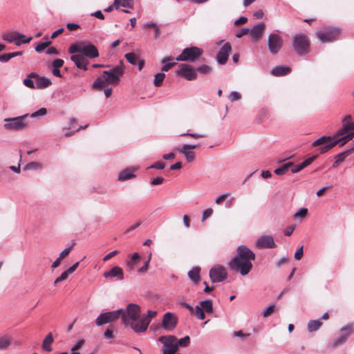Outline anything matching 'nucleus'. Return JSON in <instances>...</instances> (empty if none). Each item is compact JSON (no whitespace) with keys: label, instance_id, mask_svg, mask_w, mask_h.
Masks as SVG:
<instances>
[{"label":"nucleus","instance_id":"ddd939ff","mask_svg":"<svg viewBox=\"0 0 354 354\" xmlns=\"http://www.w3.org/2000/svg\"><path fill=\"white\" fill-rule=\"evenodd\" d=\"M176 73L177 75L181 76L189 81L194 80L197 77L196 71L194 67L186 64H180Z\"/></svg>","mask_w":354,"mask_h":354},{"label":"nucleus","instance_id":"cd10ccee","mask_svg":"<svg viewBox=\"0 0 354 354\" xmlns=\"http://www.w3.org/2000/svg\"><path fill=\"white\" fill-rule=\"evenodd\" d=\"M200 271L199 267H194L188 272L189 278L194 283H197L200 281Z\"/></svg>","mask_w":354,"mask_h":354},{"label":"nucleus","instance_id":"680f3d73","mask_svg":"<svg viewBox=\"0 0 354 354\" xmlns=\"http://www.w3.org/2000/svg\"><path fill=\"white\" fill-rule=\"evenodd\" d=\"M24 85L26 86H27V87H28L30 88H35L33 81L31 79L28 78V77H27L26 79H25L24 80Z\"/></svg>","mask_w":354,"mask_h":354},{"label":"nucleus","instance_id":"8fccbe9b","mask_svg":"<svg viewBox=\"0 0 354 354\" xmlns=\"http://www.w3.org/2000/svg\"><path fill=\"white\" fill-rule=\"evenodd\" d=\"M241 98V95L237 91H232L229 95V100L232 102L239 100Z\"/></svg>","mask_w":354,"mask_h":354},{"label":"nucleus","instance_id":"f3484780","mask_svg":"<svg viewBox=\"0 0 354 354\" xmlns=\"http://www.w3.org/2000/svg\"><path fill=\"white\" fill-rule=\"evenodd\" d=\"M353 332V324H348L343 326L341 328L339 336L334 340L333 345L337 346L344 342Z\"/></svg>","mask_w":354,"mask_h":354},{"label":"nucleus","instance_id":"4c0bfd02","mask_svg":"<svg viewBox=\"0 0 354 354\" xmlns=\"http://www.w3.org/2000/svg\"><path fill=\"white\" fill-rule=\"evenodd\" d=\"M107 84L106 83L104 79L103 78L101 79V78H97L93 83V87L94 88H97V89H102L103 88H104L106 86Z\"/></svg>","mask_w":354,"mask_h":354},{"label":"nucleus","instance_id":"39448f33","mask_svg":"<svg viewBox=\"0 0 354 354\" xmlns=\"http://www.w3.org/2000/svg\"><path fill=\"white\" fill-rule=\"evenodd\" d=\"M340 30L336 27H325L316 32L318 39L322 43H329L338 39Z\"/></svg>","mask_w":354,"mask_h":354},{"label":"nucleus","instance_id":"e2e57ef3","mask_svg":"<svg viewBox=\"0 0 354 354\" xmlns=\"http://www.w3.org/2000/svg\"><path fill=\"white\" fill-rule=\"evenodd\" d=\"M133 5V0H122L121 3V6L124 8H131Z\"/></svg>","mask_w":354,"mask_h":354},{"label":"nucleus","instance_id":"5701e85b","mask_svg":"<svg viewBox=\"0 0 354 354\" xmlns=\"http://www.w3.org/2000/svg\"><path fill=\"white\" fill-rule=\"evenodd\" d=\"M138 170L136 167H127L119 173L118 180L125 181L136 177L134 173Z\"/></svg>","mask_w":354,"mask_h":354},{"label":"nucleus","instance_id":"79ce46f5","mask_svg":"<svg viewBox=\"0 0 354 354\" xmlns=\"http://www.w3.org/2000/svg\"><path fill=\"white\" fill-rule=\"evenodd\" d=\"M69 274H70L68 272V271H67V270H66V271L63 272L61 274V275H60L59 277H58L55 280V281H54V284H55V285H56V284H57L58 283H60V282H62V281H63L66 280V279L68 278V275H69Z\"/></svg>","mask_w":354,"mask_h":354},{"label":"nucleus","instance_id":"393cba45","mask_svg":"<svg viewBox=\"0 0 354 354\" xmlns=\"http://www.w3.org/2000/svg\"><path fill=\"white\" fill-rule=\"evenodd\" d=\"M291 68L286 66H279L273 68L270 73L274 76H283L290 73Z\"/></svg>","mask_w":354,"mask_h":354},{"label":"nucleus","instance_id":"c03bdc74","mask_svg":"<svg viewBox=\"0 0 354 354\" xmlns=\"http://www.w3.org/2000/svg\"><path fill=\"white\" fill-rule=\"evenodd\" d=\"M197 71L202 74H208L212 71V68L210 66L204 64L199 66Z\"/></svg>","mask_w":354,"mask_h":354},{"label":"nucleus","instance_id":"09e8293b","mask_svg":"<svg viewBox=\"0 0 354 354\" xmlns=\"http://www.w3.org/2000/svg\"><path fill=\"white\" fill-rule=\"evenodd\" d=\"M181 136H189L194 139H198V138H204L205 137V135L203 134V133H182L180 134Z\"/></svg>","mask_w":354,"mask_h":354},{"label":"nucleus","instance_id":"4468645a","mask_svg":"<svg viewBox=\"0 0 354 354\" xmlns=\"http://www.w3.org/2000/svg\"><path fill=\"white\" fill-rule=\"evenodd\" d=\"M120 313H121V310H118L100 315L96 319V325L102 326L118 319L120 317Z\"/></svg>","mask_w":354,"mask_h":354},{"label":"nucleus","instance_id":"2f4dec72","mask_svg":"<svg viewBox=\"0 0 354 354\" xmlns=\"http://www.w3.org/2000/svg\"><path fill=\"white\" fill-rule=\"evenodd\" d=\"M322 323L320 320H311L308 324V329L309 332H313L318 330Z\"/></svg>","mask_w":354,"mask_h":354},{"label":"nucleus","instance_id":"0e129e2a","mask_svg":"<svg viewBox=\"0 0 354 354\" xmlns=\"http://www.w3.org/2000/svg\"><path fill=\"white\" fill-rule=\"evenodd\" d=\"M304 252H303V246H301L300 248H299L296 252L295 253V258L297 260H300L301 257H303Z\"/></svg>","mask_w":354,"mask_h":354},{"label":"nucleus","instance_id":"603ef678","mask_svg":"<svg viewBox=\"0 0 354 354\" xmlns=\"http://www.w3.org/2000/svg\"><path fill=\"white\" fill-rule=\"evenodd\" d=\"M213 214V209L212 208H208L205 209L202 214V221H205L207 218L210 217Z\"/></svg>","mask_w":354,"mask_h":354},{"label":"nucleus","instance_id":"dca6fc26","mask_svg":"<svg viewBox=\"0 0 354 354\" xmlns=\"http://www.w3.org/2000/svg\"><path fill=\"white\" fill-rule=\"evenodd\" d=\"M21 38H25V36L18 32H8L4 34L3 36V40L10 43L15 41L17 46H20L21 44H28L32 39V37H29L23 41H20Z\"/></svg>","mask_w":354,"mask_h":354},{"label":"nucleus","instance_id":"ea45409f","mask_svg":"<svg viewBox=\"0 0 354 354\" xmlns=\"http://www.w3.org/2000/svg\"><path fill=\"white\" fill-rule=\"evenodd\" d=\"M354 130V122L353 123L346 125L344 128H340L337 131V136L344 135L345 133H348V131Z\"/></svg>","mask_w":354,"mask_h":354},{"label":"nucleus","instance_id":"c85d7f7f","mask_svg":"<svg viewBox=\"0 0 354 354\" xmlns=\"http://www.w3.org/2000/svg\"><path fill=\"white\" fill-rule=\"evenodd\" d=\"M12 343V339L10 336L6 335L0 337V350L7 349Z\"/></svg>","mask_w":354,"mask_h":354},{"label":"nucleus","instance_id":"f257e3e1","mask_svg":"<svg viewBox=\"0 0 354 354\" xmlns=\"http://www.w3.org/2000/svg\"><path fill=\"white\" fill-rule=\"evenodd\" d=\"M120 317L122 323L129 326L136 333L145 331L153 317L155 311L149 310L147 315H141L140 307L136 304H129L125 310L120 309Z\"/></svg>","mask_w":354,"mask_h":354},{"label":"nucleus","instance_id":"6e6552de","mask_svg":"<svg viewBox=\"0 0 354 354\" xmlns=\"http://www.w3.org/2000/svg\"><path fill=\"white\" fill-rule=\"evenodd\" d=\"M124 69L121 66H115L109 71H104L102 73V77L107 84H118L120 82V77L122 76Z\"/></svg>","mask_w":354,"mask_h":354},{"label":"nucleus","instance_id":"bb28decb","mask_svg":"<svg viewBox=\"0 0 354 354\" xmlns=\"http://www.w3.org/2000/svg\"><path fill=\"white\" fill-rule=\"evenodd\" d=\"M36 88L39 89H43L48 87L52 84V82L50 79L45 77H39L36 80Z\"/></svg>","mask_w":354,"mask_h":354},{"label":"nucleus","instance_id":"5fc2aeb1","mask_svg":"<svg viewBox=\"0 0 354 354\" xmlns=\"http://www.w3.org/2000/svg\"><path fill=\"white\" fill-rule=\"evenodd\" d=\"M275 306L274 305H271L268 306L262 313V315L264 317H267L270 315L274 310Z\"/></svg>","mask_w":354,"mask_h":354},{"label":"nucleus","instance_id":"f8f14e48","mask_svg":"<svg viewBox=\"0 0 354 354\" xmlns=\"http://www.w3.org/2000/svg\"><path fill=\"white\" fill-rule=\"evenodd\" d=\"M209 277L213 283L221 282L227 277L226 269L223 266L216 265L209 270Z\"/></svg>","mask_w":354,"mask_h":354},{"label":"nucleus","instance_id":"052dcab7","mask_svg":"<svg viewBox=\"0 0 354 354\" xmlns=\"http://www.w3.org/2000/svg\"><path fill=\"white\" fill-rule=\"evenodd\" d=\"M315 159V156L310 157V158H307L306 160H305L304 161H303L300 164L301 165L303 168H305L307 166H308L309 165H310Z\"/></svg>","mask_w":354,"mask_h":354},{"label":"nucleus","instance_id":"c9c22d12","mask_svg":"<svg viewBox=\"0 0 354 354\" xmlns=\"http://www.w3.org/2000/svg\"><path fill=\"white\" fill-rule=\"evenodd\" d=\"M140 256L138 253L135 252L132 254L131 259L127 263V266L133 269L138 261L140 260Z\"/></svg>","mask_w":354,"mask_h":354},{"label":"nucleus","instance_id":"3c124183","mask_svg":"<svg viewBox=\"0 0 354 354\" xmlns=\"http://www.w3.org/2000/svg\"><path fill=\"white\" fill-rule=\"evenodd\" d=\"M47 113V110L46 108H41L39 109L38 111L32 113L30 116L32 118H35V117H37V116H41V115H46Z\"/></svg>","mask_w":354,"mask_h":354},{"label":"nucleus","instance_id":"423d86ee","mask_svg":"<svg viewBox=\"0 0 354 354\" xmlns=\"http://www.w3.org/2000/svg\"><path fill=\"white\" fill-rule=\"evenodd\" d=\"M310 42L307 35L303 33L296 34L292 38V47L297 54L302 55L308 52Z\"/></svg>","mask_w":354,"mask_h":354},{"label":"nucleus","instance_id":"72a5a7b5","mask_svg":"<svg viewBox=\"0 0 354 354\" xmlns=\"http://www.w3.org/2000/svg\"><path fill=\"white\" fill-rule=\"evenodd\" d=\"M172 60L170 57H166L164 59H162V62L163 64V66L162 67V71H169L172 66H174L176 62H170Z\"/></svg>","mask_w":354,"mask_h":354},{"label":"nucleus","instance_id":"58836bf2","mask_svg":"<svg viewBox=\"0 0 354 354\" xmlns=\"http://www.w3.org/2000/svg\"><path fill=\"white\" fill-rule=\"evenodd\" d=\"M42 168L41 165L37 162H31L27 164L25 167V169L26 170H36L41 169Z\"/></svg>","mask_w":354,"mask_h":354},{"label":"nucleus","instance_id":"9b49d317","mask_svg":"<svg viewBox=\"0 0 354 354\" xmlns=\"http://www.w3.org/2000/svg\"><path fill=\"white\" fill-rule=\"evenodd\" d=\"M203 50L196 46H192L185 48L180 55L176 58V61H189L195 62L200 56H201Z\"/></svg>","mask_w":354,"mask_h":354},{"label":"nucleus","instance_id":"9d476101","mask_svg":"<svg viewBox=\"0 0 354 354\" xmlns=\"http://www.w3.org/2000/svg\"><path fill=\"white\" fill-rule=\"evenodd\" d=\"M158 341L162 343V352L163 354H175L178 348L176 346V337L174 335L161 336Z\"/></svg>","mask_w":354,"mask_h":354},{"label":"nucleus","instance_id":"de8ad7c7","mask_svg":"<svg viewBox=\"0 0 354 354\" xmlns=\"http://www.w3.org/2000/svg\"><path fill=\"white\" fill-rule=\"evenodd\" d=\"M308 212V209L306 208H301L299 211H297L295 214V218H304Z\"/></svg>","mask_w":354,"mask_h":354},{"label":"nucleus","instance_id":"a18cd8bd","mask_svg":"<svg viewBox=\"0 0 354 354\" xmlns=\"http://www.w3.org/2000/svg\"><path fill=\"white\" fill-rule=\"evenodd\" d=\"M51 44V41H47V42H41L37 44V46L35 48V50L37 52H41L43 51L46 48H47L50 44Z\"/></svg>","mask_w":354,"mask_h":354},{"label":"nucleus","instance_id":"c756f323","mask_svg":"<svg viewBox=\"0 0 354 354\" xmlns=\"http://www.w3.org/2000/svg\"><path fill=\"white\" fill-rule=\"evenodd\" d=\"M199 305L203 310V312H206L207 313H211L213 311V304L211 300L207 299L204 301H201L199 303Z\"/></svg>","mask_w":354,"mask_h":354},{"label":"nucleus","instance_id":"a211bd4d","mask_svg":"<svg viewBox=\"0 0 354 354\" xmlns=\"http://www.w3.org/2000/svg\"><path fill=\"white\" fill-rule=\"evenodd\" d=\"M199 145H183L181 148L178 149V151L184 155L187 162H193L195 159V154L193 151L194 149H196Z\"/></svg>","mask_w":354,"mask_h":354},{"label":"nucleus","instance_id":"37998d69","mask_svg":"<svg viewBox=\"0 0 354 354\" xmlns=\"http://www.w3.org/2000/svg\"><path fill=\"white\" fill-rule=\"evenodd\" d=\"M75 245V243H73L72 244L71 246H70L69 248H67L66 249H64L60 254H59V258L61 259L62 260H63L65 257H66L69 253L71 252L72 248H73V246Z\"/></svg>","mask_w":354,"mask_h":354},{"label":"nucleus","instance_id":"bf43d9fd","mask_svg":"<svg viewBox=\"0 0 354 354\" xmlns=\"http://www.w3.org/2000/svg\"><path fill=\"white\" fill-rule=\"evenodd\" d=\"M304 168L302 167L301 164L294 165V164L292 162V166H290V169L291 170L292 173H297L300 171Z\"/></svg>","mask_w":354,"mask_h":354},{"label":"nucleus","instance_id":"a19ab883","mask_svg":"<svg viewBox=\"0 0 354 354\" xmlns=\"http://www.w3.org/2000/svg\"><path fill=\"white\" fill-rule=\"evenodd\" d=\"M195 315L200 320H203L205 318V313L200 305L196 306Z\"/></svg>","mask_w":354,"mask_h":354},{"label":"nucleus","instance_id":"a878e982","mask_svg":"<svg viewBox=\"0 0 354 354\" xmlns=\"http://www.w3.org/2000/svg\"><path fill=\"white\" fill-rule=\"evenodd\" d=\"M53 342H54V338H53V334H52V333H49L43 340L42 345H41L42 349L47 352L52 351L53 348H52L51 345L53 343Z\"/></svg>","mask_w":354,"mask_h":354},{"label":"nucleus","instance_id":"2eb2a0df","mask_svg":"<svg viewBox=\"0 0 354 354\" xmlns=\"http://www.w3.org/2000/svg\"><path fill=\"white\" fill-rule=\"evenodd\" d=\"M178 318L174 314L167 313L163 316L162 326L165 330L170 331L176 326Z\"/></svg>","mask_w":354,"mask_h":354},{"label":"nucleus","instance_id":"e433bc0d","mask_svg":"<svg viewBox=\"0 0 354 354\" xmlns=\"http://www.w3.org/2000/svg\"><path fill=\"white\" fill-rule=\"evenodd\" d=\"M346 157V152H342L335 156V161L333 164V167H337L339 164L344 161Z\"/></svg>","mask_w":354,"mask_h":354},{"label":"nucleus","instance_id":"f03ea898","mask_svg":"<svg viewBox=\"0 0 354 354\" xmlns=\"http://www.w3.org/2000/svg\"><path fill=\"white\" fill-rule=\"evenodd\" d=\"M254 259L255 254L248 247L241 245L237 248L236 255L228 263V266L230 270L245 276L252 270Z\"/></svg>","mask_w":354,"mask_h":354},{"label":"nucleus","instance_id":"4d7b16f0","mask_svg":"<svg viewBox=\"0 0 354 354\" xmlns=\"http://www.w3.org/2000/svg\"><path fill=\"white\" fill-rule=\"evenodd\" d=\"M165 77V75L163 73H156V86L161 85L162 82Z\"/></svg>","mask_w":354,"mask_h":354},{"label":"nucleus","instance_id":"4be33fe9","mask_svg":"<svg viewBox=\"0 0 354 354\" xmlns=\"http://www.w3.org/2000/svg\"><path fill=\"white\" fill-rule=\"evenodd\" d=\"M71 59L75 63L77 68L87 71V65L88 64V59L82 56V55L75 54L71 57Z\"/></svg>","mask_w":354,"mask_h":354},{"label":"nucleus","instance_id":"20e7f679","mask_svg":"<svg viewBox=\"0 0 354 354\" xmlns=\"http://www.w3.org/2000/svg\"><path fill=\"white\" fill-rule=\"evenodd\" d=\"M68 52L71 54L79 53L80 55L88 58H95L99 56L97 48L91 44L86 45L83 43L72 44L68 48Z\"/></svg>","mask_w":354,"mask_h":354},{"label":"nucleus","instance_id":"774afa93","mask_svg":"<svg viewBox=\"0 0 354 354\" xmlns=\"http://www.w3.org/2000/svg\"><path fill=\"white\" fill-rule=\"evenodd\" d=\"M66 28L69 30H77L80 28V26L77 24H74V23H68L66 24Z\"/></svg>","mask_w":354,"mask_h":354},{"label":"nucleus","instance_id":"69168bd1","mask_svg":"<svg viewBox=\"0 0 354 354\" xmlns=\"http://www.w3.org/2000/svg\"><path fill=\"white\" fill-rule=\"evenodd\" d=\"M12 57L11 53H6L0 55V61L1 62H8L9 61Z\"/></svg>","mask_w":354,"mask_h":354},{"label":"nucleus","instance_id":"f704fd0d","mask_svg":"<svg viewBox=\"0 0 354 354\" xmlns=\"http://www.w3.org/2000/svg\"><path fill=\"white\" fill-rule=\"evenodd\" d=\"M125 58L127 59V60L131 64L133 65H136L137 64L138 62V59H139V57L138 56L135 54L134 53H127L125 55H124Z\"/></svg>","mask_w":354,"mask_h":354},{"label":"nucleus","instance_id":"473e14b6","mask_svg":"<svg viewBox=\"0 0 354 354\" xmlns=\"http://www.w3.org/2000/svg\"><path fill=\"white\" fill-rule=\"evenodd\" d=\"M189 344H190V337L188 335H187L183 338H180L179 339H178L176 338V346H177L178 349L179 348V347H183V348L187 347L189 345Z\"/></svg>","mask_w":354,"mask_h":354},{"label":"nucleus","instance_id":"7c9ffc66","mask_svg":"<svg viewBox=\"0 0 354 354\" xmlns=\"http://www.w3.org/2000/svg\"><path fill=\"white\" fill-rule=\"evenodd\" d=\"M290 166H292L291 162L283 164L281 167L275 169L274 173L279 176L284 175L290 169Z\"/></svg>","mask_w":354,"mask_h":354},{"label":"nucleus","instance_id":"aec40b11","mask_svg":"<svg viewBox=\"0 0 354 354\" xmlns=\"http://www.w3.org/2000/svg\"><path fill=\"white\" fill-rule=\"evenodd\" d=\"M255 245L259 248H274L276 247L274 239L269 235H263L258 238Z\"/></svg>","mask_w":354,"mask_h":354},{"label":"nucleus","instance_id":"0eeeda50","mask_svg":"<svg viewBox=\"0 0 354 354\" xmlns=\"http://www.w3.org/2000/svg\"><path fill=\"white\" fill-rule=\"evenodd\" d=\"M28 114H25L16 118L5 119L4 128L7 130L19 131L26 128L28 123L26 121Z\"/></svg>","mask_w":354,"mask_h":354},{"label":"nucleus","instance_id":"412c9836","mask_svg":"<svg viewBox=\"0 0 354 354\" xmlns=\"http://www.w3.org/2000/svg\"><path fill=\"white\" fill-rule=\"evenodd\" d=\"M266 24L263 22L255 25L251 30H249V33L252 39L255 41L259 40L263 36Z\"/></svg>","mask_w":354,"mask_h":354},{"label":"nucleus","instance_id":"7ed1b4c3","mask_svg":"<svg viewBox=\"0 0 354 354\" xmlns=\"http://www.w3.org/2000/svg\"><path fill=\"white\" fill-rule=\"evenodd\" d=\"M350 131L344 135L337 136V131L333 136H322L312 143L313 147L323 145L320 147V153H324L339 145L343 147L354 138V131Z\"/></svg>","mask_w":354,"mask_h":354},{"label":"nucleus","instance_id":"864d4df0","mask_svg":"<svg viewBox=\"0 0 354 354\" xmlns=\"http://www.w3.org/2000/svg\"><path fill=\"white\" fill-rule=\"evenodd\" d=\"M351 120H352L351 115H344L342 118L343 126L342 128H344L346 125L349 126V124L353 123V122H352Z\"/></svg>","mask_w":354,"mask_h":354},{"label":"nucleus","instance_id":"49530a36","mask_svg":"<svg viewBox=\"0 0 354 354\" xmlns=\"http://www.w3.org/2000/svg\"><path fill=\"white\" fill-rule=\"evenodd\" d=\"M151 257H152V252H150L149 253V255H148V259L145 262L144 266L139 269V272L140 273H144V272H145L147 270V269H148V264H149V261H150V260L151 259Z\"/></svg>","mask_w":354,"mask_h":354},{"label":"nucleus","instance_id":"13d9d810","mask_svg":"<svg viewBox=\"0 0 354 354\" xmlns=\"http://www.w3.org/2000/svg\"><path fill=\"white\" fill-rule=\"evenodd\" d=\"M64 63V62L63 59H56L52 62V66L53 68H59L63 66Z\"/></svg>","mask_w":354,"mask_h":354},{"label":"nucleus","instance_id":"6ab92c4d","mask_svg":"<svg viewBox=\"0 0 354 354\" xmlns=\"http://www.w3.org/2000/svg\"><path fill=\"white\" fill-rule=\"evenodd\" d=\"M232 51L231 44L225 43L216 55V61L219 64H225L228 59L230 53Z\"/></svg>","mask_w":354,"mask_h":354},{"label":"nucleus","instance_id":"1a4fd4ad","mask_svg":"<svg viewBox=\"0 0 354 354\" xmlns=\"http://www.w3.org/2000/svg\"><path fill=\"white\" fill-rule=\"evenodd\" d=\"M283 45V41L279 32H274L268 35V47L271 54H277L282 48Z\"/></svg>","mask_w":354,"mask_h":354},{"label":"nucleus","instance_id":"b1692460","mask_svg":"<svg viewBox=\"0 0 354 354\" xmlns=\"http://www.w3.org/2000/svg\"><path fill=\"white\" fill-rule=\"evenodd\" d=\"M103 276L106 279L117 277L118 279L122 280L124 279V272L120 267L114 266L109 271L104 272Z\"/></svg>","mask_w":354,"mask_h":354},{"label":"nucleus","instance_id":"6e6d98bb","mask_svg":"<svg viewBox=\"0 0 354 354\" xmlns=\"http://www.w3.org/2000/svg\"><path fill=\"white\" fill-rule=\"evenodd\" d=\"M230 193H225L223 194L220 195L216 198L215 203L218 205L221 204L223 201L225 200L228 196H230Z\"/></svg>","mask_w":354,"mask_h":354},{"label":"nucleus","instance_id":"338daca9","mask_svg":"<svg viewBox=\"0 0 354 354\" xmlns=\"http://www.w3.org/2000/svg\"><path fill=\"white\" fill-rule=\"evenodd\" d=\"M118 250H114V251H112L111 252H109L108 254H106L104 259H103V261H106L109 259H111V258H113L114 256H115L116 254H118Z\"/></svg>","mask_w":354,"mask_h":354}]
</instances>
